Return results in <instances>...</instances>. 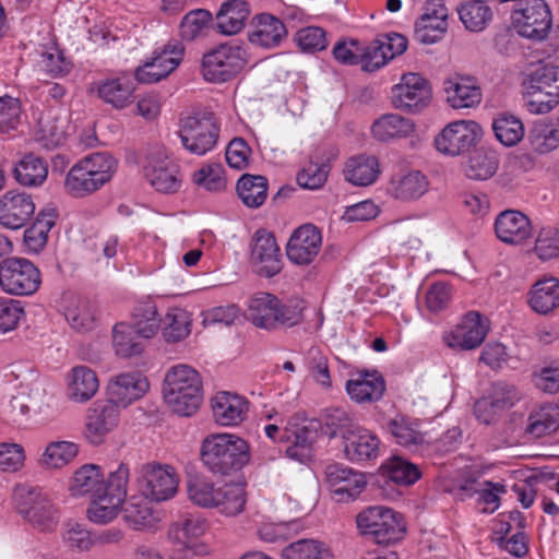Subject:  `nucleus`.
Here are the masks:
<instances>
[{"label":"nucleus","instance_id":"30","mask_svg":"<svg viewBox=\"0 0 559 559\" xmlns=\"http://www.w3.org/2000/svg\"><path fill=\"white\" fill-rule=\"evenodd\" d=\"M346 391L357 403H371L383 396L385 383L378 372H364L347 381Z\"/></svg>","mask_w":559,"mask_h":559},{"label":"nucleus","instance_id":"34","mask_svg":"<svg viewBox=\"0 0 559 559\" xmlns=\"http://www.w3.org/2000/svg\"><path fill=\"white\" fill-rule=\"evenodd\" d=\"M528 304L539 314H548L559 307V280L547 277L537 281L531 292Z\"/></svg>","mask_w":559,"mask_h":559},{"label":"nucleus","instance_id":"57","mask_svg":"<svg viewBox=\"0 0 559 559\" xmlns=\"http://www.w3.org/2000/svg\"><path fill=\"white\" fill-rule=\"evenodd\" d=\"M488 397L493 407L502 412L513 407L522 399V393L514 383L499 380L491 384Z\"/></svg>","mask_w":559,"mask_h":559},{"label":"nucleus","instance_id":"14","mask_svg":"<svg viewBox=\"0 0 559 559\" xmlns=\"http://www.w3.org/2000/svg\"><path fill=\"white\" fill-rule=\"evenodd\" d=\"M480 134L481 129L475 121H454L436 136L435 145L439 152L456 156L468 151Z\"/></svg>","mask_w":559,"mask_h":559},{"label":"nucleus","instance_id":"3","mask_svg":"<svg viewBox=\"0 0 559 559\" xmlns=\"http://www.w3.org/2000/svg\"><path fill=\"white\" fill-rule=\"evenodd\" d=\"M200 454L210 472L227 476L240 471L249 462L250 448L240 437L217 433L203 440Z\"/></svg>","mask_w":559,"mask_h":559},{"label":"nucleus","instance_id":"15","mask_svg":"<svg viewBox=\"0 0 559 559\" xmlns=\"http://www.w3.org/2000/svg\"><path fill=\"white\" fill-rule=\"evenodd\" d=\"M250 263L260 276L272 277L281 272L280 247L271 233L260 229L254 234L251 240Z\"/></svg>","mask_w":559,"mask_h":559},{"label":"nucleus","instance_id":"32","mask_svg":"<svg viewBox=\"0 0 559 559\" xmlns=\"http://www.w3.org/2000/svg\"><path fill=\"white\" fill-rule=\"evenodd\" d=\"M428 189L426 177L418 170L394 175L388 192L395 199L411 201L420 198Z\"/></svg>","mask_w":559,"mask_h":559},{"label":"nucleus","instance_id":"60","mask_svg":"<svg viewBox=\"0 0 559 559\" xmlns=\"http://www.w3.org/2000/svg\"><path fill=\"white\" fill-rule=\"evenodd\" d=\"M190 320L186 311L176 309L167 313L163 335L169 342H178L185 338L190 333Z\"/></svg>","mask_w":559,"mask_h":559},{"label":"nucleus","instance_id":"42","mask_svg":"<svg viewBox=\"0 0 559 559\" xmlns=\"http://www.w3.org/2000/svg\"><path fill=\"white\" fill-rule=\"evenodd\" d=\"M499 165L498 155L495 151L478 148L469 157L465 166V175L474 180H487L491 178Z\"/></svg>","mask_w":559,"mask_h":559},{"label":"nucleus","instance_id":"7","mask_svg":"<svg viewBox=\"0 0 559 559\" xmlns=\"http://www.w3.org/2000/svg\"><path fill=\"white\" fill-rule=\"evenodd\" d=\"M17 512L39 531H51L58 522L57 509L39 487L17 485L13 495Z\"/></svg>","mask_w":559,"mask_h":559},{"label":"nucleus","instance_id":"43","mask_svg":"<svg viewBox=\"0 0 559 559\" xmlns=\"http://www.w3.org/2000/svg\"><path fill=\"white\" fill-rule=\"evenodd\" d=\"M237 192L247 206L259 207L267 197V180L260 175H242L237 182Z\"/></svg>","mask_w":559,"mask_h":559},{"label":"nucleus","instance_id":"19","mask_svg":"<svg viewBox=\"0 0 559 559\" xmlns=\"http://www.w3.org/2000/svg\"><path fill=\"white\" fill-rule=\"evenodd\" d=\"M321 245L320 230L311 224L302 225L289 238L286 248L287 257L295 264H309L318 255Z\"/></svg>","mask_w":559,"mask_h":559},{"label":"nucleus","instance_id":"28","mask_svg":"<svg viewBox=\"0 0 559 559\" xmlns=\"http://www.w3.org/2000/svg\"><path fill=\"white\" fill-rule=\"evenodd\" d=\"M343 173L348 182L358 187H366L378 179L381 170L376 156L358 154L346 160Z\"/></svg>","mask_w":559,"mask_h":559},{"label":"nucleus","instance_id":"33","mask_svg":"<svg viewBox=\"0 0 559 559\" xmlns=\"http://www.w3.org/2000/svg\"><path fill=\"white\" fill-rule=\"evenodd\" d=\"M250 14L249 3L245 0H228L221 5L216 14V28L225 35L240 32Z\"/></svg>","mask_w":559,"mask_h":559},{"label":"nucleus","instance_id":"38","mask_svg":"<svg viewBox=\"0 0 559 559\" xmlns=\"http://www.w3.org/2000/svg\"><path fill=\"white\" fill-rule=\"evenodd\" d=\"M57 213L53 209L41 210L34 224L24 231V243L29 251L39 252L47 243L48 233L56 224Z\"/></svg>","mask_w":559,"mask_h":559},{"label":"nucleus","instance_id":"10","mask_svg":"<svg viewBox=\"0 0 559 559\" xmlns=\"http://www.w3.org/2000/svg\"><path fill=\"white\" fill-rule=\"evenodd\" d=\"M219 127L212 112L189 116L181 121L179 131L183 147L192 154L204 155L217 143Z\"/></svg>","mask_w":559,"mask_h":559},{"label":"nucleus","instance_id":"47","mask_svg":"<svg viewBox=\"0 0 559 559\" xmlns=\"http://www.w3.org/2000/svg\"><path fill=\"white\" fill-rule=\"evenodd\" d=\"M79 453V447L71 441H51L47 444L39 463L46 468H61Z\"/></svg>","mask_w":559,"mask_h":559},{"label":"nucleus","instance_id":"1","mask_svg":"<svg viewBox=\"0 0 559 559\" xmlns=\"http://www.w3.org/2000/svg\"><path fill=\"white\" fill-rule=\"evenodd\" d=\"M128 480L129 468L123 463L110 472L106 480L98 465L86 464L74 473L70 491L72 496L90 495L88 519L95 523H107L117 516L123 503Z\"/></svg>","mask_w":559,"mask_h":559},{"label":"nucleus","instance_id":"56","mask_svg":"<svg viewBox=\"0 0 559 559\" xmlns=\"http://www.w3.org/2000/svg\"><path fill=\"white\" fill-rule=\"evenodd\" d=\"M83 168L107 183L114 176L117 162L108 153H94L78 162Z\"/></svg>","mask_w":559,"mask_h":559},{"label":"nucleus","instance_id":"51","mask_svg":"<svg viewBox=\"0 0 559 559\" xmlns=\"http://www.w3.org/2000/svg\"><path fill=\"white\" fill-rule=\"evenodd\" d=\"M136 332L145 338L153 337L160 324L157 316L156 306L152 302H144L136 306L133 310L132 323H130Z\"/></svg>","mask_w":559,"mask_h":559},{"label":"nucleus","instance_id":"29","mask_svg":"<svg viewBox=\"0 0 559 559\" xmlns=\"http://www.w3.org/2000/svg\"><path fill=\"white\" fill-rule=\"evenodd\" d=\"M215 420L222 426H235L245 419L248 403L245 399L228 392H219L212 402Z\"/></svg>","mask_w":559,"mask_h":559},{"label":"nucleus","instance_id":"55","mask_svg":"<svg viewBox=\"0 0 559 559\" xmlns=\"http://www.w3.org/2000/svg\"><path fill=\"white\" fill-rule=\"evenodd\" d=\"M64 545L73 551H87L95 544L92 533L84 524L68 522L62 531Z\"/></svg>","mask_w":559,"mask_h":559},{"label":"nucleus","instance_id":"12","mask_svg":"<svg viewBox=\"0 0 559 559\" xmlns=\"http://www.w3.org/2000/svg\"><path fill=\"white\" fill-rule=\"evenodd\" d=\"M432 97L429 82L418 73H407L392 87V104L396 109L419 112Z\"/></svg>","mask_w":559,"mask_h":559},{"label":"nucleus","instance_id":"63","mask_svg":"<svg viewBox=\"0 0 559 559\" xmlns=\"http://www.w3.org/2000/svg\"><path fill=\"white\" fill-rule=\"evenodd\" d=\"M185 47L179 41L168 43L151 59L168 76L181 62Z\"/></svg>","mask_w":559,"mask_h":559},{"label":"nucleus","instance_id":"40","mask_svg":"<svg viewBox=\"0 0 559 559\" xmlns=\"http://www.w3.org/2000/svg\"><path fill=\"white\" fill-rule=\"evenodd\" d=\"M559 427V408L544 406L532 412L524 429L528 439H538L556 431Z\"/></svg>","mask_w":559,"mask_h":559},{"label":"nucleus","instance_id":"35","mask_svg":"<svg viewBox=\"0 0 559 559\" xmlns=\"http://www.w3.org/2000/svg\"><path fill=\"white\" fill-rule=\"evenodd\" d=\"M147 338L140 335L131 324L120 322L112 330V345L117 355L121 357H132L140 355L146 344Z\"/></svg>","mask_w":559,"mask_h":559},{"label":"nucleus","instance_id":"22","mask_svg":"<svg viewBox=\"0 0 559 559\" xmlns=\"http://www.w3.org/2000/svg\"><path fill=\"white\" fill-rule=\"evenodd\" d=\"M95 85L99 98L117 109H122L134 100V80L127 73L99 80Z\"/></svg>","mask_w":559,"mask_h":559},{"label":"nucleus","instance_id":"39","mask_svg":"<svg viewBox=\"0 0 559 559\" xmlns=\"http://www.w3.org/2000/svg\"><path fill=\"white\" fill-rule=\"evenodd\" d=\"M48 175V165L39 156L26 154L15 166L16 181L25 187H38L44 183Z\"/></svg>","mask_w":559,"mask_h":559},{"label":"nucleus","instance_id":"53","mask_svg":"<svg viewBox=\"0 0 559 559\" xmlns=\"http://www.w3.org/2000/svg\"><path fill=\"white\" fill-rule=\"evenodd\" d=\"M533 148L546 154L559 145V131L542 120L536 121L528 134Z\"/></svg>","mask_w":559,"mask_h":559},{"label":"nucleus","instance_id":"16","mask_svg":"<svg viewBox=\"0 0 559 559\" xmlns=\"http://www.w3.org/2000/svg\"><path fill=\"white\" fill-rule=\"evenodd\" d=\"M144 176L157 191L176 192L181 183L178 167L162 151L147 154L143 166Z\"/></svg>","mask_w":559,"mask_h":559},{"label":"nucleus","instance_id":"11","mask_svg":"<svg viewBox=\"0 0 559 559\" xmlns=\"http://www.w3.org/2000/svg\"><path fill=\"white\" fill-rule=\"evenodd\" d=\"M138 483L142 496L155 502L171 499L178 489V477L174 468L156 463L141 466Z\"/></svg>","mask_w":559,"mask_h":559},{"label":"nucleus","instance_id":"64","mask_svg":"<svg viewBox=\"0 0 559 559\" xmlns=\"http://www.w3.org/2000/svg\"><path fill=\"white\" fill-rule=\"evenodd\" d=\"M295 440L286 449V454L294 460L304 462L311 455L312 443L316 438L313 430L308 427H300L294 431Z\"/></svg>","mask_w":559,"mask_h":559},{"label":"nucleus","instance_id":"61","mask_svg":"<svg viewBox=\"0 0 559 559\" xmlns=\"http://www.w3.org/2000/svg\"><path fill=\"white\" fill-rule=\"evenodd\" d=\"M66 319L69 324L78 331L92 329L94 324V312L91 304L84 299H78L66 310Z\"/></svg>","mask_w":559,"mask_h":559},{"label":"nucleus","instance_id":"21","mask_svg":"<svg viewBox=\"0 0 559 559\" xmlns=\"http://www.w3.org/2000/svg\"><path fill=\"white\" fill-rule=\"evenodd\" d=\"M148 389L147 379L140 372H127L116 376L108 384L107 402L127 407L142 397Z\"/></svg>","mask_w":559,"mask_h":559},{"label":"nucleus","instance_id":"52","mask_svg":"<svg viewBox=\"0 0 559 559\" xmlns=\"http://www.w3.org/2000/svg\"><path fill=\"white\" fill-rule=\"evenodd\" d=\"M218 490L219 486H215L214 483L203 477H193L188 481L189 499L202 508L215 509Z\"/></svg>","mask_w":559,"mask_h":559},{"label":"nucleus","instance_id":"8","mask_svg":"<svg viewBox=\"0 0 559 559\" xmlns=\"http://www.w3.org/2000/svg\"><path fill=\"white\" fill-rule=\"evenodd\" d=\"M247 62L248 53L242 45L222 44L203 56V76L213 83L227 82L240 73Z\"/></svg>","mask_w":559,"mask_h":559},{"label":"nucleus","instance_id":"37","mask_svg":"<svg viewBox=\"0 0 559 559\" xmlns=\"http://www.w3.org/2000/svg\"><path fill=\"white\" fill-rule=\"evenodd\" d=\"M105 183L78 163L66 176L64 190L73 198H84L99 190Z\"/></svg>","mask_w":559,"mask_h":559},{"label":"nucleus","instance_id":"9","mask_svg":"<svg viewBox=\"0 0 559 559\" xmlns=\"http://www.w3.org/2000/svg\"><path fill=\"white\" fill-rule=\"evenodd\" d=\"M41 284L39 269L28 259L11 257L0 262V287L12 296H31Z\"/></svg>","mask_w":559,"mask_h":559},{"label":"nucleus","instance_id":"58","mask_svg":"<svg viewBox=\"0 0 559 559\" xmlns=\"http://www.w3.org/2000/svg\"><path fill=\"white\" fill-rule=\"evenodd\" d=\"M330 173V165L325 162H313L312 159L297 174V182L304 189H320L326 181Z\"/></svg>","mask_w":559,"mask_h":559},{"label":"nucleus","instance_id":"25","mask_svg":"<svg viewBox=\"0 0 559 559\" xmlns=\"http://www.w3.org/2000/svg\"><path fill=\"white\" fill-rule=\"evenodd\" d=\"M448 102L455 109L471 108L481 100V91L473 76L455 74L444 81Z\"/></svg>","mask_w":559,"mask_h":559},{"label":"nucleus","instance_id":"36","mask_svg":"<svg viewBox=\"0 0 559 559\" xmlns=\"http://www.w3.org/2000/svg\"><path fill=\"white\" fill-rule=\"evenodd\" d=\"M415 124L411 119L397 114L382 115L372 124V134L380 141L406 138L414 132Z\"/></svg>","mask_w":559,"mask_h":559},{"label":"nucleus","instance_id":"54","mask_svg":"<svg viewBox=\"0 0 559 559\" xmlns=\"http://www.w3.org/2000/svg\"><path fill=\"white\" fill-rule=\"evenodd\" d=\"M211 22L212 14L207 10H191L180 23V36L185 40H193L205 33Z\"/></svg>","mask_w":559,"mask_h":559},{"label":"nucleus","instance_id":"4","mask_svg":"<svg viewBox=\"0 0 559 559\" xmlns=\"http://www.w3.org/2000/svg\"><path fill=\"white\" fill-rule=\"evenodd\" d=\"M164 399L175 414L189 417L202 402V381L195 369L188 365L170 368L164 379Z\"/></svg>","mask_w":559,"mask_h":559},{"label":"nucleus","instance_id":"50","mask_svg":"<svg viewBox=\"0 0 559 559\" xmlns=\"http://www.w3.org/2000/svg\"><path fill=\"white\" fill-rule=\"evenodd\" d=\"M217 496V504L215 509L219 512L234 516L242 512L246 503L245 489L236 484H224L219 486Z\"/></svg>","mask_w":559,"mask_h":559},{"label":"nucleus","instance_id":"2","mask_svg":"<svg viewBox=\"0 0 559 559\" xmlns=\"http://www.w3.org/2000/svg\"><path fill=\"white\" fill-rule=\"evenodd\" d=\"M305 308V301L300 298L282 300L270 293L261 292L250 298L247 318L260 329L292 328L302 321Z\"/></svg>","mask_w":559,"mask_h":559},{"label":"nucleus","instance_id":"17","mask_svg":"<svg viewBox=\"0 0 559 559\" xmlns=\"http://www.w3.org/2000/svg\"><path fill=\"white\" fill-rule=\"evenodd\" d=\"M343 445L345 457L353 463L374 461L381 452L379 437L358 425L343 432Z\"/></svg>","mask_w":559,"mask_h":559},{"label":"nucleus","instance_id":"45","mask_svg":"<svg viewBox=\"0 0 559 559\" xmlns=\"http://www.w3.org/2000/svg\"><path fill=\"white\" fill-rule=\"evenodd\" d=\"M460 20L472 32L483 31L492 19L491 9L484 0H468L457 8Z\"/></svg>","mask_w":559,"mask_h":559},{"label":"nucleus","instance_id":"31","mask_svg":"<svg viewBox=\"0 0 559 559\" xmlns=\"http://www.w3.org/2000/svg\"><path fill=\"white\" fill-rule=\"evenodd\" d=\"M99 388L96 372L86 366H75L68 374V396L79 403L91 400Z\"/></svg>","mask_w":559,"mask_h":559},{"label":"nucleus","instance_id":"26","mask_svg":"<svg viewBox=\"0 0 559 559\" xmlns=\"http://www.w3.org/2000/svg\"><path fill=\"white\" fill-rule=\"evenodd\" d=\"M253 29L248 33V39L252 45L263 48H273L286 37L287 31L284 23L269 13H261L252 19Z\"/></svg>","mask_w":559,"mask_h":559},{"label":"nucleus","instance_id":"20","mask_svg":"<svg viewBox=\"0 0 559 559\" xmlns=\"http://www.w3.org/2000/svg\"><path fill=\"white\" fill-rule=\"evenodd\" d=\"M325 475L328 483L333 488V493L337 497V501L354 500L367 485L362 473L341 464L329 465Z\"/></svg>","mask_w":559,"mask_h":559},{"label":"nucleus","instance_id":"62","mask_svg":"<svg viewBox=\"0 0 559 559\" xmlns=\"http://www.w3.org/2000/svg\"><path fill=\"white\" fill-rule=\"evenodd\" d=\"M193 182L207 191H222L226 187L224 169L221 164H210L193 175Z\"/></svg>","mask_w":559,"mask_h":559},{"label":"nucleus","instance_id":"46","mask_svg":"<svg viewBox=\"0 0 559 559\" xmlns=\"http://www.w3.org/2000/svg\"><path fill=\"white\" fill-rule=\"evenodd\" d=\"M381 469L386 478L403 486L413 485L421 476L417 465L400 456H393L388 460L382 464Z\"/></svg>","mask_w":559,"mask_h":559},{"label":"nucleus","instance_id":"44","mask_svg":"<svg viewBox=\"0 0 559 559\" xmlns=\"http://www.w3.org/2000/svg\"><path fill=\"white\" fill-rule=\"evenodd\" d=\"M283 559H333L328 546L316 539H299L282 550Z\"/></svg>","mask_w":559,"mask_h":559},{"label":"nucleus","instance_id":"23","mask_svg":"<svg viewBox=\"0 0 559 559\" xmlns=\"http://www.w3.org/2000/svg\"><path fill=\"white\" fill-rule=\"evenodd\" d=\"M119 411L109 402L96 404L88 411L85 424V437L92 444H100L105 436L118 424Z\"/></svg>","mask_w":559,"mask_h":559},{"label":"nucleus","instance_id":"48","mask_svg":"<svg viewBox=\"0 0 559 559\" xmlns=\"http://www.w3.org/2000/svg\"><path fill=\"white\" fill-rule=\"evenodd\" d=\"M492 129L497 140L506 146L518 144L524 136L523 122L511 114H501L493 119Z\"/></svg>","mask_w":559,"mask_h":559},{"label":"nucleus","instance_id":"18","mask_svg":"<svg viewBox=\"0 0 559 559\" xmlns=\"http://www.w3.org/2000/svg\"><path fill=\"white\" fill-rule=\"evenodd\" d=\"M35 213L29 194L9 191L0 197V225L5 229L23 228Z\"/></svg>","mask_w":559,"mask_h":559},{"label":"nucleus","instance_id":"59","mask_svg":"<svg viewBox=\"0 0 559 559\" xmlns=\"http://www.w3.org/2000/svg\"><path fill=\"white\" fill-rule=\"evenodd\" d=\"M532 382L544 393L559 392V359L551 360L532 373Z\"/></svg>","mask_w":559,"mask_h":559},{"label":"nucleus","instance_id":"13","mask_svg":"<svg viewBox=\"0 0 559 559\" xmlns=\"http://www.w3.org/2000/svg\"><path fill=\"white\" fill-rule=\"evenodd\" d=\"M512 17L519 35L533 40L545 39L551 27V13L544 0H528Z\"/></svg>","mask_w":559,"mask_h":559},{"label":"nucleus","instance_id":"27","mask_svg":"<svg viewBox=\"0 0 559 559\" xmlns=\"http://www.w3.org/2000/svg\"><path fill=\"white\" fill-rule=\"evenodd\" d=\"M488 330L487 319L481 318L478 312L471 311L456 326L449 344L462 349H474L484 342Z\"/></svg>","mask_w":559,"mask_h":559},{"label":"nucleus","instance_id":"6","mask_svg":"<svg viewBox=\"0 0 559 559\" xmlns=\"http://www.w3.org/2000/svg\"><path fill=\"white\" fill-rule=\"evenodd\" d=\"M356 522L360 533L370 536L377 544L396 543L406 531L401 514L383 506L365 509L357 515Z\"/></svg>","mask_w":559,"mask_h":559},{"label":"nucleus","instance_id":"49","mask_svg":"<svg viewBox=\"0 0 559 559\" xmlns=\"http://www.w3.org/2000/svg\"><path fill=\"white\" fill-rule=\"evenodd\" d=\"M504 492V486L485 481L483 484H466L460 488L461 499L478 496V501L484 503V512H493L499 504V493Z\"/></svg>","mask_w":559,"mask_h":559},{"label":"nucleus","instance_id":"5","mask_svg":"<svg viewBox=\"0 0 559 559\" xmlns=\"http://www.w3.org/2000/svg\"><path fill=\"white\" fill-rule=\"evenodd\" d=\"M524 106L536 115L547 114L559 104V66L542 63L522 81Z\"/></svg>","mask_w":559,"mask_h":559},{"label":"nucleus","instance_id":"24","mask_svg":"<svg viewBox=\"0 0 559 559\" xmlns=\"http://www.w3.org/2000/svg\"><path fill=\"white\" fill-rule=\"evenodd\" d=\"M495 231L501 241L519 245L532 236V225L522 212L507 210L497 216Z\"/></svg>","mask_w":559,"mask_h":559},{"label":"nucleus","instance_id":"41","mask_svg":"<svg viewBox=\"0 0 559 559\" xmlns=\"http://www.w3.org/2000/svg\"><path fill=\"white\" fill-rule=\"evenodd\" d=\"M388 429L396 442L403 447L419 445L424 443L425 436L417 419L397 415L388 423Z\"/></svg>","mask_w":559,"mask_h":559}]
</instances>
